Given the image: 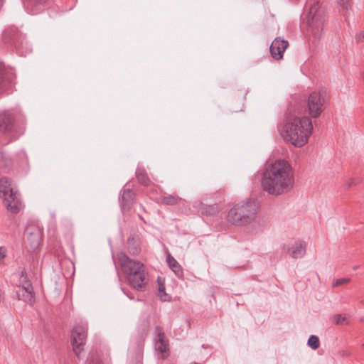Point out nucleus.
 Masks as SVG:
<instances>
[{"instance_id":"f257e3e1","label":"nucleus","mask_w":364,"mask_h":364,"mask_svg":"<svg viewBox=\"0 0 364 364\" xmlns=\"http://www.w3.org/2000/svg\"><path fill=\"white\" fill-rule=\"evenodd\" d=\"M294 182L291 164L284 159L276 160L263 173L261 185L269 194L279 196L289 192Z\"/></svg>"},{"instance_id":"f03ea898","label":"nucleus","mask_w":364,"mask_h":364,"mask_svg":"<svg viewBox=\"0 0 364 364\" xmlns=\"http://www.w3.org/2000/svg\"><path fill=\"white\" fill-rule=\"evenodd\" d=\"M117 257L129 285L136 291H144L149 280L145 265L138 260L130 259L124 252H119Z\"/></svg>"},{"instance_id":"7ed1b4c3","label":"nucleus","mask_w":364,"mask_h":364,"mask_svg":"<svg viewBox=\"0 0 364 364\" xmlns=\"http://www.w3.org/2000/svg\"><path fill=\"white\" fill-rule=\"evenodd\" d=\"M283 127L284 139L296 147L305 145L313 130L311 119L308 117L289 116Z\"/></svg>"},{"instance_id":"20e7f679","label":"nucleus","mask_w":364,"mask_h":364,"mask_svg":"<svg viewBox=\"0 0 364 364\" xmlns=\"http://www.w3.org/2000/svg\"><path fill=\"white\" fill-rule=\"evenodd\" d=\"M26 120L19 109L0 111V134L13 141L24 134Z\"/></svg>"},{"instance_id":"39448f33","label":"nucleus","mask_w":364,"mask_h":364,"mask_svg":"<svg viewBox=\"0 0 364 364\" xmlns=\"http://www.w3.org/2000/svg\"><path fill=\"white\" fill-rule=\"evenodd\" d=\"M258 210L255 200H248L235 205L228 212L227 221L235 225H245L253 221Z\"/></svg>"},{"instance_id":"423d86ee","label":"nucleus","mask_w":364,"mask_h":364,"mask_svg":"<svg viewBox=\"0 0 364 364\" xmlns=\"http://www.w3.org/2000/svg\"><path fill=\"white\" fill-rule=\"evenodd\" d=\"M0 197L3 199L6 209L14 214L20 212L23 207L21 194L15 188L12 181L7 177L0 178Z\"/></svg>"},{"instance_id":"0eeeda50","label":"nucleus","mask_w":364,"mask_h":364,"mask_svg":"<svg viewBox=\"0 0 364 364\" xmlns=\"http://www.w3.org/2000/svg\"><path fill=\"white\" fill-rule=\"evenodd\" d=\"M325 21V11L316 1L310 7L308 15V25L314 39L319 40L321 38Z\"/></svg>"},{"instance_id":"6e6552de","label":"nucleus","mask_w":364,"mask_h":364,"mask_svg":"<svg viewBox=\"0 0 364 364\" xmlns=\"http://www.w3.org/2000/svg\"><path fill=\"white\" fill-rule=\"evenodd\" d=\"M87 336V324L75 325L71 331V344L73 350L78 358L84 356V346Z\"/></svg>"},{"instance_id":"1a4fd4ad","label":"nucleus","mask_w":364,"mask_h":364,"mask_svg":"<svg viewBox=\"0 0 364 364\" xmlns=\"http://www.w3.org/2000/svg\"><path fill=\"white\" fill-rule=\"evenodd\" d=\"M328 105V99L321 92H311L306 102L307 112L312 118H318L323 112Z\"/></svg>"},{"instance_id":"9d476101","label":"nucleus","mask_w":364,"mask_h":364,"mask_svg":"<svg viewBox=\"0 0 364 364\" xmlns=\"http://www.w3.org/2000/svg\"><path fill=\"white\" fill-rule=\"evenodd\" d=\"M2 39L6 44L14 46L19 53L27 46L25 36L20 33L17 28L14 26L9 27L4 31Z\"/></svg>"},{"instance_id":"9b49d317","label":"nucleus","mask_w":364,"mask_h":364,"mask_svg":"<svg viewBox=\"0 0 364 364\" xmlns=\"http://www.w3.org/2000/svg\"><path fill=\"white\" fill-rule=\"evenodd\" d=\"M288 46L289 42L287 40L282 39L280 37L276 38L269 48L272 57L275 60L282 59Z\"/></svg>"},{"instance_id":"f8f14e48","label":"nucleus","mask_w":364,"mask_h":364,"mask_svg":"<svg viewBox=\"0 0 364 364\" xmlns=\"http://www.w3.org/2000/svg\"><path fill=\"white\" fill-rule=\"evenodd\" d=\"M283 251L289 253L294 259L302 258L306 252V243L303 241H296L291 247L284 246Z\"/></svg>"},{"instance_id":"ddd939ff","label":"nucleus","mask_w":364,"mask_h":364,"mask_svg":"<svg viewBox=\"0 0 364 364\" xmlns=\"http://www.w3.org/2000/svg\"><path fill=\"white\" fill-rule=\"evenodd\" d=\"M135 193L129 188L123 189L119 194V201L123 211L129 210L134 200Z\"/></svg>"},{"instance_id":"4468645a","label":"nucleus","mask_w":364,"mask_h":364,"mask_svg":"<svg viewBox=\"0 0 364 364\" xmlns=\"http://www.w3.org/2000/svg\"><path fill=\"white\" fill-rule=\"evenodd\" d=\"M48 0H23V4L27 11L31 14H37L43 11Z\"/></svg>"},{"instance_id":"2eb2a0df","label":"nucleus","mask_w":364,"mask_h":364,"mask_svg":"<svg viewBox=\"0 0 364 364\" xmlns=\"http://www.w3.org/2000/svg\"><path fill=\"white\" fill-rule=\"evenodd\" d=\"M154 347L158 353H161V358L164 360L168 358L169 353L168 341L166 338H154Z\"/></svg>"},{"instance_id":"dca6fc26","label":"nucleus","mask_w":364,"mask_h":364,"mask_svg":"<svg viewBox=\"0 0 364 364\" xmlns=\"http://www.w3.org/2000/svg\"><path fill=\"white\" fill-rule=\"evenodd\" d=\"M12 85L11 75L6 73L4 67L0 64V90H8L12 87Z\"/></svg>"},{"instance_id":"f3484780","label":"nucleus","mask_w":364,"mask_h":364,"mask_svg":"<svg viewBox=\"0 0 364 364\" xmlns=\"http://www.w3.org/2000/svg\"><path fill=\"white\" fill-rule=\"evenodd\" d=\"M167 263L170 267V269L174 272L176 276L179 279L183 278V271L181 266L176 261V259L171 256L170 254H168L166 256Z\"/></svg>"},{"instance_id":"a211bd4d","label":"nucleus","mask_w":364,"mask_h":364,"mask_svg":"<svg viewBox=\"0 0 364 364\" xmlns=\"http://www.w3.org/2000/svg\"><path fill=\"white\" fill-rule=\"evenodd\" d=\"M127 248L132 255H137L141 251L139 240L135 235H131L127 239Z\"/></svg>"},{"instance_id":"6ab92c4d","label":"nucleus","mask_w":364,"mask_h":364,"mask_svg":"<svg viewBox=\"0 0 364 364\" xmlns=\"http://www.w3.org/2000/svg\"><path fill=\"white\" fill-rule=\"evenodd\" d=\"M13 167V161L9 154L4 151L0 152V170L4 173H9Z\"/></svg>"},{"instance_id":"aec40b11","label":"nucleus","mask_w":364,"mask_h":364,"mask_svg":"<svg viewBox=\"0 0 364 364\" xmlns=\"http://www.w3.org/2000/svg\"><path fill=\"white\" fill-rule=\"evenodd\" d=\"M16 294L18 299L19 300L23 301L26 303L32 304L35 301L34 292H27L18 290Z\"/></svg>"},{"instance_id":"412c9836","label":"nucleus","mask_w":364,"mask_h":364,"mask_svg":"<svg viewBox=\"0 0 364 364\" xmlns=\"http://www.w3.org/2000/svg\"><path fill=\"white\" fill-rule=\"evenodd\" d=\"M136 177L138 182L145 186H149L150 179L143 168H138L136 171Z\"/></svg>"},{"instance_id":"4be33fe9","label":"nucleus","mask_w":364,"mask_h":364,"mask_svg":"<svg viewBox=\"0 0 364 364\" xmlns=\"http://www.w3.org/2000/svg\"><path fill=\"white\" fill-rule=\"evenodd\" d=\"M181 200V198L176 194H172L164 196L161 198V203L168 205H173L177 204Z\"/></svg>"},{"instance_id":"5701e85b","label":"nucleus","mask_w":364,"mask_h":364,"mask_svg":"<svg viewBox=\"0 0 364 364\" xmlns=\"http://www.w3.org/2000/svg\"><path fill=\"white\" fill-rule=\"evenodd\" d=\"M220 211V207L218 204L215 203L213 205H205L203 208V213L208 215H213L218 213Z\"/></svg>"},{"instance_id":"b1692460","label":"nucleus","mask_w":364,"mask_h":364,"mask_svg":"<svg viewBox=\"0 0 364 364\" xmlns=\"http://www.w3.org/2000/svg\"><path fill=\"white\" fill-rule=\"evenodd\" d=\"M159 297L163 301H169L171 296L165 291V286L164 284L159 282Z\"/></svg>"},{"instance_id":"393cba45","label":"nucleus","mask_w":364,"mask_h":364,"mask_svg":"<svg viewBox=\"0 0 364 364\" xmlns=\"http://www.w3.org/2000/svg\"><path fill=\"white\" fill-rule=\"evenodd\" d=\"M307 344L311 349L316 350L320 346L318 337L315 335H311L308 339Z\"/></svg>"},{"instance_id":"a878e982","label":"nucleus","mask_w":364,"mask_h":364,"mask_svg":"<svg viewBox=\"0 0 364 364\" xmlns=\"http://www.w3.org/2000/svg\"><path fill=\"white\" fill-rule=\"evenodd\" d=\"M331 321L335 325H341L344 323L348 324V322H346L347 318H346V316H343L342 314H335L331 317Z\"/></svg>"},{"instance_id":"bb28decb","label":"nucleus","mask_w":364,"mask_h":364,"mask_svg":"<svg viewBox=\"0 0 364 364\" xmlns=\"http://www.w3.org/2000/svg\"><path fill=\"white\" fill-rule=\"evenodd\" d=\"M362 182V178L360 177L358 178H349L346 183V186L348 188L353 186H355L360 184Z\"/></svg>"},{"instance_id":"cd10ccee","label":"nucleus","mask_w":364,"mask_h":364,"mask_svg":"<svg viewBox=\"0 0 364 364\" xmlns=\"http://www.w3.org/2000/svg\"><path fill=\"white\" fill-rule=\"evenodd\" d=\"M26 284H31V282L28 279L26 272L25 270H23L21 273L19 287L26 286Z\"/></svg>"},{"instance_id":"c85d7f7f","label":"nucleus","mask_w":364,"mask_h":364,"mask_svg":"<svg viewBox=\"0 0 364 364\" xmlns=\"http://www.w3.org/2000/svg\"><path fill=\"white\" fill-rule=\"evenodd\" d=\"M338 4L341 11H347L350 6L349 0H338Z\"/></svg>"},{"instance_id":"c756f323","label":"nucleus","mask_w":364,"mask_h":364,"mask_svg":"<svg viewBox=\"0 0 364 364\" xmlns=\"http://www.w3.org/2000/svg\"><path fill=\"white\" fill-rule=\"evenodd\" d=\"M350 279L349 278H341V279H336L333 283V287H338V286H341V285H343L344 284H347L350 282Z\"/></svg>"},{"instance_id":"7c9ffc66","label":"nucleus","mask_w":364,"mask_h":364,"mask_svg":"<svg viewBox=\"0 0 364 364\" xmlns=\"http://www.w3.org/2000/svg\"><path fill=\"white\" fill-rule=\"evenodd\" d=\"M155 333L156 334V338H166L164 330L161 326H156L155 327Z\"/></svg>"},{"instance_id":"2f4dec72","label":"nucleus","mask_w":364,"mask_h":364,"mask_svg":"<svg viewBox=\"0 0 364 364\" xmlns=\"http://www.w3.org/2000/svg\"><path fill=\"white\" fill-rule=\"evenodd\" d=\"M7 255V250L4 246H0V264L3 263L4 259Z\"/></svg>"},{"instance_id":"473e14b6","label":"nucleus","mask_w":364,"mask_h":364,"mask_svg":"<svg viewBox=\"0 0 364 364\" xmlns=\"http://www.w3.org/2000/svg\"><path fill=\"white\" fill-rule=\"evenodd\" d=\"M19 291L33 292V288L32 284H26V286L20 287Z\"/></svg>"},{"instance_id":"72a5a7b5","label":"nucleus","mask_w":364,"mask_h":364,"mask_svg":"<svg viewBox=\"0 0 364 364\" xmlns=\"http://www.w3.org/2000/svg\"><path fill=\"white\" fill-rule=\"evenodd\" d=\"M355 40L357 42H364V31H361L356 34Z\"/></svg>"},{"instance_id":"f704fd0d","label":"nucleus","mask_w":364,"mask_h":364,"mask_svg":"<svg viewBox=\"0 0 364 364\" xmlns=\"http://www.w3.org/2000/svg\"><path fill=\"white\" fill-rule=\"evenodd\" d=\"M87 364H102V363L97 358H96V359L90 358V360H87Z\"/></svg>"},{"instance_id":"c9c22d12","label":"nucleus","mask_w":364,"mask_h":364,"mask_svg":"<svg viewBox=\"0 0 364 364\" xmlns=\"http://www.w3.org/2000/svg\"><path fill=\"white\" fill-rule=\"evenodd\" d=\"M35 237H36L35 245H38L39 244V240H40L39 236L38 235H36Z\"/></svg>"},{"instance_id":"e433bc0d","label":"nucleus","mask_w":364,"mask_h":364,"mask_svg":"<svg viewBox=\"0 0 364 364\" xmlns=\"http://www.w3.org/2000/svg\"><path fill=\"white\" fill-rule=\"evenodd\" d=\"M3 5V0H0V8Z\"/></svg>"},{"instance_id":"4c0bfd02","label":"nucleus","mask_w":364,"mask_h":364,"mask_svg":"<svg viewBox=\"0 0 364 364\" xmlns=\"http://www.w3.org/2000/svg\"><path fill=\"white\" fill-rule=\"evenodd\" d=\"M358 268V266H354V267H353V270H356Z\"/></svg>"},{"instance_id":"58836bf2","label":"nucleus","mask_w":364,"mask_h":364,"mask_svg":"<svg viewBox=\"0 0 364 364\" xmlns=\"http://www.w3.org/2000/svg\"><path fill=\"white\" fill-rule=\"evenodd\" d=\"M363 79L364 80V71L361 74Z\"/></svg>"},{"instance_id":"ea45409f","label":"nucleus","mask_w":364,"mask_h":364,"mask_svg":"<svg viewBox=\"0 0 364 364\" xmlns=\"http://www.w3.org/2000/svg\"><path fill=\"white\" fill-rule=\"evenodd\" d=\"M139 218H140V220H144L143 218L140 215H139Z\"/></svg>"},{"instance_id":"a19ab883","label":"nucleus","mask_w":364,"mask_h":364,"mask_svg":"<svg viewBox=\"0 0 364 364\" xmlns=\"http://www.w3.org/2000/svg\"><path fill=\"white\" fill-rule=\"evenodd\" d=\"M363 346H364V343H363Z\"/></svg>"}]
</instances>
